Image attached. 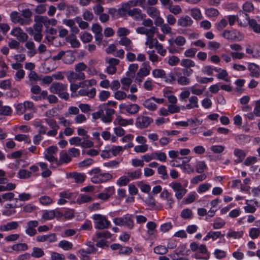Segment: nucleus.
<instances>
[{
	"instance_id": "f257e3e1",
	"label": "nucleus",
	"mask_w": 260,
	"mask_h": 260,
	"mask_svg": "<svg viewBox=\"0 0 260 260\" xmlns=\"http://www.w3.org/2000/svg\"><path fill=\"white\" fill-rule=\"evenodd\" d=\"M67 84L55 82L51 85L49 90L51 92L58 94L61 98L67 100L69 97V94L67 91Z\"/></svg>"
},
{
	"instance_id": "f03ea898",
	"label": "nucleus",
	"mask_w": 260,
	"mask_h": 260,
	"mask_svg": "<svg viewBox=\"0 0 260 260\" xmlns=\"http://www.w3.org/2000/svg\"><path fill=\"white\" fill-rule=\"evenodd\" d=\"M57 151L58 148L56 146H51L46 148L44 152V158L51 164L50 168L54 167L53 166V163H58V158L54 156Z\"/></svg>"
},
{
	"instance_id": "7ed1b4c3",
	"label": "nucleus",
	"mask_w": 260,
	"mask_h": 260,
	"mask_svg": "<svg viewBox=\"0 0 260 260\" xmlns=\"http://www.w3.org/2000/svg\"><path fill=\"white\" fill-rule=\"evenodd\" d=\"M94 228L98 229H105L109 228L110 222L107 220L106 216L100 214H95L92 216Z\"/></svg>"
},
{
	"instance_id": "20e7f679",
	"label": "nucleus",
	"mask_w": 260,
	"mask_h": 260,
	"mask_svg": "<svg viewBox=\"0 0 260 260\" xmlns=\"http://www.w3.org/2000/svg\"><path fill=\"white\" fill-rule=\"evenodd\" d=\"M169 186L175 192V197L178 200L183 198L187 192V189L179 182H172L169 183Z\"/></svg>"
},
{
	"instance_id": "39448f33",
	"label": "nucleus",
	"mask_w": 260,
	"mask_h": 260,
	"mask_svg": "<svg viewBox=\"0 0 260 260\" xmlns=\"http://www.w3.org/2000/svg\"><path fill=\"white\" fill-rule=\"evenodd\" d=\"M132 216L126 214L122 217L115 218L113 219V222L118 226H125L128 229H132L134 227V221L132 218Z\"/></svg>"
},
{
	"instance_id": "423d86ee",
	"label": "nucleus",
	"mask_w": 260,
	"mask_h": 260,
	"mask_svg": "<svg viewBox=\"0 0 260 260\" xmlns=\"http://www.w3.org/2000/svg\"><path fill=\"white\" fill-rule=\"evenodd\" d=\"M248 18V15L243 12H239L237 16L235 15H229L228 19L230 25H233L237 20L238 24L240 26H244Z\"/></svg>"
},
{
	"instance_id": "0eeeda50",
	"label": "nucleus",
	"mask_w": 260,
	"mask_h": 260,
	"mask_svg": "<svg viewBox=\"0 0 260 260\" xmlns=\"http://www.w3.org/2000/svg\"><path fill=\"white\" fill-rule=\"evenodd\" d=\"M222 37L226 39L234 41H241L244 39V35L236 30H225L222 33Z\"/></svg>"
},
{
	"instance_id": "6e6552de",
	"label": "nucleus",
	"mask_w": 260,
	"mask_h": 260,
	"mask_svg": "<svg viewBox=\"0 0 260 260\" xmlns=\"http://www.w3.org/2000/svg\"><path fill=\"white\" fill-rule=\"evenodd\" d=\"M147 15L154 20V24H161L163 18L160 16V11L154 7H150L146 9Z\"/></svg>"
},
{
	"instance_id": "1a4fd4ad",
	"label": "nucleus",
	"mask_w": 260,
	"mask_h": 260,
	"mask_svg": "<svg viewBox=\"0 0 260 260\" xmlns=\"http://www.w3.org/2000/svg\"><path fill=\"white\" fill-rule=\"evenodd\" d=\"M126 14L136 21H141L146 18V14L144 13L139 8H133L131 10H126Z\"/></svg>"
},
{
	"instance_id": "9d476101",
	"label": "nucleus",
	"mask_w": 260,
	"mask_h": 260,
	"mask_svg": "<svg viewBox=\"0 0 260 260\" xmlns=\"http://www.w3.org/2000/svg\"><path fill=\"white\" fill-rule=\"evenodd\" d=\"M119 108L122 111V112L124 111L130 114H136L140 110L139 106L136 104H126L121 103L119 105Z\"/></svg>"
},
{
	"instance_id": "9b49d317",
	"label": "nucleus",
	"mask_w": 260,
	"mask_h": 260,
	"mask_svg": "<svg viewBox=\"0 0 260 260\" xmlns=\"http://www.w3.org/2000/svg\"><path fill=\"white\" fill-rule=\"evenodd\" d=\"M152 121V119L150 117L140 115L137 118L136 125L139 128H146Z\"/></svg>"
},
{
	"instance_id": "f8f14e48",
	"label": "nucleus",
	"mask_w": 260,
	"mask_h": 260,
	"mask_svg": "<svg viewBox=\"0 0 260 260\" xmlns=\"http://www.w3.org/2000/svg\"><path fill=\"white\" fill-rule=\"evenodd\" d=\"M112 178V175L109 173H100L98 176H92L91 181L94 183H101L107 182Z\"/></svg>"
},
{
	"instance_id": "ddd939ff",
	"label": "nucleus",
	"mask_w": 260,
	"mask_h": 260,
	"mask_svg": "<svg viewBox=\"0 0 260 260\" xmlns=\"http://www.w3.org/2000/svg\"><path fill=\"white\" fill-rule=\"evenodd\" d=\"M11 35L16 37L20 42H25L28 38L27 35L19 27L13 28L11 31Z\"/></svg>"
},
{
	"instance_id": "4468645a",
	"label": "nucleus",
	"mask_w": 260,
	"mask_h": 260,
	"mask_svg": "<svg viewBox=\"0 0 260 260\" xmlns=\"http://www.w3.org/2000/svg\"><path fill=\"white\" fill-rule=\"evenodd\" d=\"M157 28L155 26H152L150 28H147L145 26L138 27L136 29V31L138 34L145 35L146 37L150 35H154L157 31Z\"/></svg>"
},
{
	"instance_id": "2eb2a0df",
	"label": "nucleus",
	"mask_w": 260,
	"mask_h": 260,
	"mask_svg": "<svg viewBox=\"0 0 260 260\" xmlns=\"http://www.w3.org/2000/svg\"><path fill=\"white\" fill-rule=\"evenodd\" d=\"M177 25L182 27H187L191 26L193 21L188 15L182 16L180 17L177 21Z\"/></svg>"
},
{
	"instance_id": "dca6fc26",
	"label": "nucleus",
	"mask_w": 260,
	"mask_h": 260,
	"mask_svg": "<svg viewBox=\"0 0 260 260\" xmlns=\"http://www.w3.org/2000/svg\"><path fill=\"white\" fill-rule=\"evenodd\" d=\"M19 226V222L16 221L8 222L0 225V231L8 232L16 230Z\"/></svg>"
},
{
	"instance_id": "f3484780",
	"label": "nucleus",
	"mask_w": 260,
	"mask_h": 260,
	"mask_svg": "<svg viewBox=\"0 0 260 260\" xmlns=\"http://www.w3.org/2000/svg\"><path fill=\"white\" fill-rule=\"evenodd\" d=\"M113 123L115 125L119 126H126L127 125H132L134 124V120L132 118L124 119L120 116H117L114 119Z\"/></svg>"
},
{
	"instance_id": "a211bd4d",
	"label": "nucleus",
	"mask_w": 260,
	"mask_h": 260,
	"mask_svg": "<svg viewBox=\"0 0 260 260\" xmlns=\"http://www.w3.org/2000/svg\"><path fill=\"white\" fill-rule=\"evenodd\" d=\"M169 44L172 46L175 44L177 46L181 47L186 43V39L182 36H177L175 38H171L168 41Z\"/></svg>"
},
{
	"instance_id": "6ab92c4d",
	"label": "nucleus",
	"mask_w": 260,
	"mask_h": 260,
	"mask_svg": "<svg viewBox=\"0 0 260 260\" xmlns=\"http://www.w3.org/2000/svg\"><path fill=\"white\" fill-rule=\"evenodd\" d=\"M11 21L15 23H19L21 25L29 24L30 21L24 20L22 18L19 14L17 12H13L10 15Z\"/></svg>"
},
{
	"instance_id": "aec40b11",
	"label": "nucleus",
	"mask_w": 260,
	"mask_h": 260,
	"mask_svg": "<svg viewBox=\"0 0 260 260\" xmlns=\"http://www.w3.org/2000/svg\"><path fill=\"white\" fill-rule=\"evenodd\" d=\"M146 0H129L128 2L123 3L124 7L126 9V10H131V8L140 6V7L144 8V4H145Z\"/></svg>"
},
{
	"instance_id": "412c9836",
	"label": "nucleus",
	"mask_w": 260,
	"mask_h": 260,
	"mask_svg": "<svg viewBox=\"0 0 260 260\" xmlns=\"http://www.w3.org/2000/svg\"><path fill=\"white\" fill-rule=\"evenodd\" d=\"M61 216V213L58 210H51L49 211H45L42 215V218L45 220H51L54 217H59Z\"/></svg>"
},
{
	"instance_id": "4be33fe9",
	"label": "nucleus",
	"mask_w": 260,
	"mask_h": 260,
	"mask_svg": "<svg viewBox=\"0 0 260 260\" xmlns=\"http://www.w3.org/2000/svg\"><path fill=\"white\" fill-rule=\"evenodd\" d=\"M249 27L255 33H260V17L256 16L255 19L248 20Z\"/></svg>"
},
{
	"instance_id": "5701e85b",
	"label": "nucleus",
	"mask_w": 260,
	"mask_h": 260,
	"mask_svg": "<svg viewBox=\"0 0 260 260\" xmlns=\"http://www.w3.org/2000/svg\"><path fill=\"white\" fill-rule=\"evenodd\" d=\"M245 51L246 53L249 55V57L254 59L260 58V47L251 48L248 46L246 47Z\"/></svg>"
},
{
	"instance_id": "b1692460",
	"label": "nucleus",
	"mask_w": 260,
	"mask_h": 260,
	"mask_svg": "<svg viewBox=\"0 0 260 260\" xmlns=\"http://www.w3.org/2000/svg\"><path fill=\"white\" fill-rule=\"evenodd\" d=\"M96 89L92 87L90 89L83 88L78 91V95L80 96H87L89 98L92 99L96 95Z\"/></svg>"
},
{
	"instance_id": "393cba45",
	"label": "nucleus",
	"mask_w": 260,
	"mask_h": 260,
	"mask_svg": "<svg viewBox=\"0 0 260 260\" xmlns=\"http://www.w3.org/2000/svg\"><path fill=\"white\" fill-rule=\"evenodd\" d=\"M115 188L114 186H110L106 188L102 192L98 194V198L100 199L106 200L109 198L115 193Z\"/></svg>"
},
{
	"instance_id": "a878e982",
	"label": "nucleus",
	"mask_w": 260,
	"mask_h": 260,
	"mask_svg": "<svg viewBox=\"0 0 260 260\" xmlns=\"http://www.w3.org/2000/svg\"><path fill=\"white\" fill-rule=\"evenodd\" d=\"M248 70L250 72V75L251 77L258 78L260 76V68L256 64L249 63Z\"/></svg>"
},
{
	"instance_id": "bb28decb",
	"label": "nucleus",
	"mask_w": 260,
	"mask_h": 260,
	"mask_svg": "<svg viewBox=\"0 0 260 260\" xmlns=\"http://www.w3.org/2000/svg\"><path fill=\"white\" fill-rule=\"evenodd\" d=\"M151 68L149 65V62H145L142 64L141 67L137 73L138 76L141 77H145L149 75Z\"/></svg>"
},
{
	"instance_id": "cd10ccee",
	"label": "nucleus",
	"mask_w": 260,
	"mask_h": 260,
	"mask_svg": "<svg viewBox=\"0 0 260 260\" xmlns=\"http://www.w3.org/2000/svg\"><path fill=\"white\" fill-rule=\"evenodd\" d=\"M72 193L69 191H63L59 193V199L57 201V204L59 205H62L65 204L67 202V199L71 198Z\"/></svg>"
},
{
	"instance_id": "c85d7f7f",
	"label": "nucleus",
	"mask_w": 260,
	"mask_h": 260,
	"mask_svg": "<svg viewBox=\"0 0 260 260\" xmlns=\"http://www.w3.org/2000/svg\"><path fill=\"white\" fill-rule=\"evenodd\" d=\"M119 45L123 46L127 51L133 50L134 45L132 41L127 37L121 38L118 41Z\"/></svg>"
},
{
	"instance_id": "c756f323",
	"label": "nucleus",
	"mask_w": 260,
	"mask_h": 260,
	"mask_svg": "<svg viewBox=\"0 0 260 260\" xmlns=\"http://www.w3.org/2000/svg\"><path fill=\"white\" fill-rule=\"evenodd\" d=\"M71 160V157L66 151H62L60 152L59 159H58V163H55L56 166L60 165L63 163H68Z\"/></svg>"
},
{
	"instance_id": "7c9ffc66",
	"label": "nucleus",
	"mask_w": 260,
	"mask_h": 260,
	"mask_svg": "<svg viewBox=\"0 0 260 260\" xmlns=\"http://www.w3.org/2000/svg\"><path fill=\"white\" fill-rule=\"evenodd\" d=\"M153 96L144 101L143 105L149 111H154L157 108V105L154 103Z\"/></svg>"
},
{
	"instance_id": "2f4dec72",
	"label": "nucleus",
	"mask_w": 260,
	"mask_h": 260,
	"mask_svg": "<svg viewBox=\"0 0 260 260\" xmlns=\"http://www.w3.org/2000/svg\"><path fill=\"white\" fill-rule=\"evenodd\" d=\"M198 101L199 100L197 96L194 95L190 96L188 99L189 103L186 104L185 106V109L190 110L198 108Z\"/></svg>"
},
{
	"instance_id": "473e14b6",
	"label": "nucleus",
	"mask_w": 260,
	"mask_h": 260,
	"mask_svg": "<svg viewBox=\"0 0 260 260\" xmlns=\"http://www.w3.org/2000/svg\"><path fill=\"white\" fill-rule=\"evenodd\" d=\"M38 165L43 171L41 173V175L43 177H48L51 175V171L48 169V165L46 163L39 162Z\"/></svg>"
},
{
	"instance_id": "72a5a7b5",
	"label": "nucleus",
	"mask_w": 260,
	"mask_h": 260,
	"mask_svg": "<svg viewBox=\"0 0 260 260\" xmlns=\"http://www.w3.org/2000/svg\"><path fill=\"white\" fill-rule=\"evenodd\" d=\"M244 232L242 231H235L232 229H230L226 234L228 238H233L234 239H238L242 238L243 236Z\"/></svg>"
},
{
	"instance_id": "f704fd0d",
	"label": "nucleus",
	"mask_w": 260,
	"mask_h": 260,
	"mask_svg": "<svg viewBox=\"0 0 260 260\" xmlns=\"http://www.w3.org/2000/svg\"><path fill=\"white\" fill-rule=\"evenodd\" d=\"M248 200L246 202V206L244 207V210L246 213H254L257 207L258 202L256 201H253L254 204L251 205L249 204L248 202Z\"/></svg>"
},
{
	"instance_id": "c9c22d12",
	"label": "nucleus",
	"mask_w": 260,
	"mask_h": 260,
	"mask_svg": "<svg viewBox=\"0 0 260 260\" xmlns=\"http://www.w3.org/2000/svg\"><path fill=\"white\" fill-rule=\"evenodd\" d=\"M212 184L210 183L204 182L201 183L197 188V192L199 194H202L210 190Z\"/></svg>"
},
{
	"instance_id": "e433bc0d",
	"label": "nucleus",
	"mask_w": 260,
	"mask_h": 260,
	"mask_svg": "<svg viewBox=\"0 0 260 260\" xmlns=\"http://www.w3.org/2000/svg\"><path fill=\"white\" fill-rule=\"evenodd\" d=\"M11 248L13 251L19 252L28 250V246L24 243H17L13 245Z\"/></svg>"
},
{
	"instance_id": "4c0bfd02",
	"label": "nucleus",
	"mask_w": 260,
	"mask_h": 260,
	"mask_svg": "<svg viewBox=\"0 0 260 260\" xmlns=\"http://www.w3.org/2000/svg\"><path fill=\"white\" fill-rule=\"evenodd\" d=\"M58 246L64 250L69 251L73 249V244L70 241L63 240L58 243Z\"/></svg>"
},
{
	"instance_id": "58836bf2",
	"label": "nucleus",
	"mask_w": 260,
	"mask_h": 260,
	"mask_svg": "<svg viewBox=\"0 0 260 260\" xmlns=\"http://www.w3.org/2000/svg\"><path fill=\"white\" fill-rule=\"evenodd\" d=\"M234 154L237 157L235 161L239 163L243 161L246 156V152L241 149L236 148L234 151Z\"/></svg>"
},
{
	"instance_id": "ea45409f",
	"label": "nucleus",
	"mask_w": 260,
	"mask_h": 260,
	"mask_svg": "<svg viewBox=\"0 0 260 260\" xmlns=\"http://www.w3.org/2000/svg\"><path fill=\"white\" fill-rule=\"evenodd\" d=\"M124 148L120 146H108V151H110L111 154L115 156L123 152Z\"/></svg>"
},
{
	"instance_id": "a19ab883",
	"label": "nucleus",
	"mask_w": 260,
	"mask_h": 260,
	"mask_svg": "<svg viewBox=\"0 0 260 260\" xmlns=\"http://www.w3.org/2000/svg\"><path fill=\"white\" fill-rule=\"evenodd\" d=\"M153 36L154 35L147 36L145 43V45L148 46L150 49L153 48V47H155L156 44L158 42L156 39L153 38Z\"/></svg>"
},
{
	"instance_id": "79ce46f5",
	"label": "nucleus",
	"mask_w": 260,
	"mask_h": 260,
	"mask_svg": "<svg viewBox=\"0 0 260 260\" xmlns=\"http://www.w3.org/2000/svg\"><path fill=\"white\" fill-rule=\"evenodd\" d=\"M225 221L220 217H216L213 223L214 229L218 230L222 228L225 225Z\"/></svg>"
},
{
	"instance_id": "37998d69",
	"label": "nucleus",
	"mask_w": 260,
	"mask_h": 260,
	"mask_svg": "<svg viewBox=\"0 0 260 260\" xmlns=\"http://www.w3.org/2000/svg\"><path fill=\"white\" fill-rule=\"evenodd\" d=\"M45 254L43 250L38 247H34L32 249L31 256L34 258H40L43 256Z\"/></svg>"
},
{
	"instance_id": "c03bdc74",
	"label": "nucleus",
	"mask_w": 260,
	"mask_h": 260,
	"mask_svg": "<svg viewBox=\"0 0 260 260\" xmlns=\"http://www.w3.org/2000/svg\"><path fill=\"white\" fill-rule=\"evenodd\" d=\"M132 81V79L130 77H124L121 78L120 79V83L122 84V89L128 90Z\"/></svg>"
},
{
	"instance_id": "a18cd8bd",
	"label": "nucleus",
	"mask_w": 260,
	"mask_h": 260,
	"mask_svg": "<svg viewBox=\"0 0 260 260\" xmlns=\"http://www.w3.org/2000/svg\"><path fill=\"white\" fill-rule=\"evenodd\" d=\"M74 60L75 57L71 51H65V54L63 55L62 59L64 63L66 64H71L74 62Z\"/></svg>"
},
{
	"instance_id": "49530a36",
	"label": "nucleus",
	"mask_w": 260,
	"mask_h": 260,
	"mask_svg": "<svg viewBox=\"0 0 260 260\" xmlns=\"http://www.w3.org/2000/svg\"><path fill=\"white\" fill-rule=\"evenodd\" d=\"M207 169V166L204 161L198 160L196 162V170L198 173H202Z\"/></svg>"
},
{
	"instance_id": "de8ad7c7",
	"label": "nucleus",
	"mask_w": 260,
	"mask_h": 260,
	"mask_svg": "<svg viewBox=\"0 0 260 260\" xmlns=\"http://www.w3.org/2000/svg\"><path fill=\"white\" fill-rule=\"evenodd\" d=\"M162 21V23L161 24H155L156 26H160L161 31L162 32L163 34H168L171 32L172 28L170 26V24H168V23H164V19H162L161 20Z\"/></svg>"
},
{
	"instance_id": "09e8293b",
	"label": "nucleus",
	"mask_w": 260,
	"mask_h": 260,
	"mask_svg": "<svg viewBox=\"0 0 260 260\" xmlns=\"http://www.w3.org/2000/svg\"><path fill=\"white\" fill-rule=\"evenodd\" d=\"M67 42H69L73 48H78L80 43L76 37L74 35H70L67 38Z\"/></svg>"
},
{
	"instance_id": "8fccbe9b",
	"label": "nucleus",
	"mask_w": 260,
	"mask_h": 260,
	"mask_svg": "<svg viewBox=\"0 0 260 260\" xmlns=\"http://www.w3.org/2000/svg\"><path fill=\"white\" fill-rule=\"evenodd\" d=\"M96 84V80L93 78L89 80H84L83 81L80 82V86L82 88H88L92 86L95 85Z\"/></svg>"
},
{
	"instance_id": "3c124183",
	"label": "nucleus",
	"mask_w": 260,
	"mask_h": 260,
	"mask_svg": "<svg viewBox=\"0 0 260 260\" xmlns=\"http://www.w3.org/2000/svg\"><path fill=\"white\" fill-rule=\"evenodd\" d=\"M190 15L196 20H200L202 18L201 11L197 8H194L190 10Z\"/></svg>"
},
{
	"instance_id": "603ef678",
	"label": "nucleus",
	"mask_w": 260,
	"mask_h": 260,
	"mask_svg": "<svg viewBox=\"0 0 260 260\" xmlns=\"http://www.w3.org/2000/svg\"><path fill=\"white\" fill-rule=\"evenodd\" d=\"M26 30L29 34L34 36V39L36 41L38 42H41L43 36L42 32H35L32 27L27 28Z\"/></svg>"
},
{
	"instance_id": "864d4df0",
	"label": "nucleus",
	"mask_w": 260,
	"mask_h": 260,
	"mask_svg": "<svg viewBox=\"0 0 260 260\" xmlns=\"http://www.w3.org/2000/svg\"><path fill=\"white\" fill-rule=\"evenodd\" d=\"M92 200L91 196L86 194H80L78 197L77 202L79 204H84L89 202Z\"/></svg>"
},
{
	"instance_id": "5fc2aeb1",
	"label": "nucleus",
	"mask_w": 260,
	"mask_h": 260,
	"mask_svg": "<svg viewBox=\"0 0 260 260\" xmlns=\"http://www.w3.org/2000/svg\"><path fill=\"white\" fill-rule=\"evenodd\" d=\"M130 179L127 176H122L116 181V184L119 186H126L130 181Z\"/></svg>"
},
{
	"instance_id": "6e6d98bb",
	"label": "nucleus",
	"mask_w": 260,
	"mask_h": 260,
	"mask_svg": "<svg viewBox=\"0 0 260 260\" xmlns=\"http://www.w3.org/2000/svg\"><path fill=\"white\" fill-rule=\"evenodd\" d=\"M216 67L210 66H206L202 69V72L208 76H212L214 72L216 71Z\"/></svg>"
},
{
	"instance_id": "4d7b16f0",
	"label": "nucleus",
	"mask_w": 260,
	"mask_h": 260,
	"mask_svg": "<svg viewBox=\"0 0 260 260\" xmlns=\"http://www.w3.org/2000/svg\"><path fill=\"white\" fill-rule=\"evenodd\" d=\"M126 174L131 180L140 178L142 175V172L140 170H137L134 171L128 172Z\"/></svg>"
},
{
	"instance_id": "13d9d810",
	"label": "nucleus",
	"mask_w": 260,
	"mask_h": 260,
	"mask_svg": "<svg viewBox=\"0 0 260 260\" xmlns=\"http://www.w3.org/2000/svg\"><path fill=\"white\" fill-rule=\"evenodd\" d=\"M39 202L43 206H48L53 203V200L47 196H41L39 199Z\"/></svg>"
},
{
	"instance_id": "bf43d9fd",
	"label": "nucleus",
	"mask_w": 260,
	"mask_h": 260,
	"mask_svg": "<svg viewBox=\"0 0 260 260\" xmlns=\"http://www.w3.org/2000/svg\"><path fill=\"white\" fill-rule=\"evenodd\" d=\"M49 253L50 255V260H65L66 257L63 254L53 251H50Z\"/></svg>"
},
{
	"instance_id": "052dcab7",
	"label": "nucleus",
	"mask_w": 260,
	"mask_h": 260,
	"mask_svg": "<svg viewBox=\"0 0 260 260\" xmlns=\"http://www.w3.org/2000/svg\"><path fill=\"white\" fill-rule=\"evenodd\" d=\"M207 178V175L205 174H201L196 176L190 179V183L193 184H197L199 182H202L205 180Z\"/></svg>"
},
{
	"instance_id": "680f3d73",
	"label": "nucleus",
	"mask_w": 260,
	"mask_h": 260,
	"mask_svg": "<svg viewBox=\"0 0 260 260\" xmlns=\"http://www.w3.org/2000/svg\"><path fill=\"white\" fill-rule=\"evenodd\" d=\"M15 187L16 184L11 182L8 183L5 185L0 184V192L11 191L14 189Z\"/></svg>"
},
{
	"instance_id": "e2e57ef3",
	"label": "nucleus",
	"mask_w": 260,
	"mask_h": 260,
	"mask_svg": "<svg viewBox=\"0 0 260 260\" xmlns=\"http://www.w3.org/2000/svg\"><path fill=\"white\" fill-rule=\"evenodd\" d=\"M154 159H157L160 161L164 162L166 161L167 155L165 152L160 151H155L153 152Z\"/></svg>"
},
{
	"instance_id": "0e129e2a",
	"label": "nucleus",
	"mask_w": 260,
	"mask_h": 260,
	"mask_svg": "<svg viewBox=\"0 0 260 260\" xmlns=\"http://www.w3.org/2000/svg\"><path fill=\"white\" fill-rule=\"evenodd\" d=\"M152 74L154 78H166V72L162 69H154V70L152 71Z\"/></svg>"
},
{
	"instance_id": "69168bd1",
	"label": "nucleus",
	"mask_w": 260,
	"mask_h": 260,
	"mask_svg": "<svg viewBox=\"0 0 260 260\" xmlns=\"http://www.w3.org/2000/svg\"><path fill=\"white\" fill-rule=\"evenodd\" d=\"M260 235V228H252L249 229V236L252 239H256Z\"/></svg>"
},
{
	"instance_id": "338daca9",
	"label": "nucleus",
	"mask_w": 260,
	"mask_h": 260,
	"mask_svg": "<svg viewBox=\"0 0 260 260\" xmlns=\"http://www.w3.org/2000/svg\"><path fill=\"white\" fill-rule=\"evenodd\" d=\"M80 39L83 43H88L92 40V36L90 33L84 31L80 34Z\"/></svg>"
},
{
	"instance_id": "774afa93",
	"label": "nucleus",
	"mask_w": 260,
	"mask_h": 260,
	"mask_svg": "<svg viewBox=\"0 0 260 260\" xmlns=\"http://www.w3.org/2000/svg\"><path fill=\"white\" fill-rule=\"evenodd\" d=\"M180 65L183 67L189 68L194 67L196 64L194 61L189 59L185 58L182 59L180 62Z\"/></svg>"
}]
</instances>
